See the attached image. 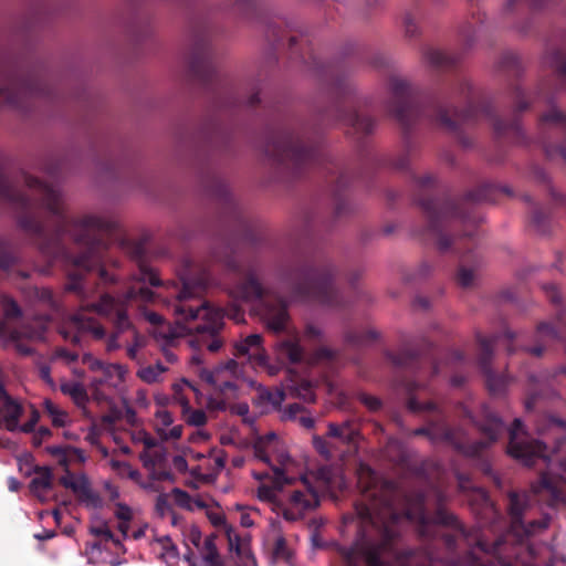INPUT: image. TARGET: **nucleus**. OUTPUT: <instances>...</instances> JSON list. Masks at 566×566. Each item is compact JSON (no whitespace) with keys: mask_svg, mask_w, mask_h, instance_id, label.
I'll use <instances>...</instances> for the list:
<instances>
[{"mask_svg":"<svg viewBox=\"0 0 566 566\" xmlns=\"http://www.w3.org/2000/svg\"><path fill=\"white\" fill-rule=\"evenodd\" d=\"M184 542L187 547L185 558L192 566H220L213 538H202L197 526L190 525L184 531Z\"/></svg>","mask_w":566,"mask_h":566,"instance_id":"39448f33","label":"nucleus"},{"mask_svg":"<svg viewBox=\"0 0 566 566\" xmlns=\"http://www.w3.org/2000/svg\"><path fill=\"white\" fill-rule=\"evenodd\" d=\"M291 482H285L284 480H281L277 482V475H274L273 485L268 484H261L256 490V497L261 502L269 503L273 506L274 510H276L279 513H281V506L283 499L280 495V492L284 484H291Z\"/></svg>","mask_w":566,"mask_h":566,"instance_id":"aec40b11","label":"nucleus"},{"mask_svg":"<svg viewBox=\"0 0 566 566\" xmlns=\"http://www.w3.org/2000/svg\"><path fill=\"white\" fill-rule=\"evenodd\" d=\"M167 289L174 290L175 301L167 304L172 313L179 316L178 325H181L182 322L188 323L187 326H179L172 336L196 332L200 338L191 340L190 346L201 347L206 345L212 353L219 350L222 346V340L217 337V334L223 325V313L221 310L208 302H203L198 307L188 305L186 302L197 296L198 289L184 277L181 289H178L176 283H168Z\"/></svg>","mask_w":566,"mask_h":566,"instance_id":"f257e3e1","label":"nucleus"},{"mask_svg":"<svg viewBox=\"0 0 566 566\" xmlns=\"http://www.w3.org/2000/svg\"><path fill=\"white\" fill-rule=\"evenodd\" d=\"M511 514L513 517V530L517 531L518 528H524L525 533L531 535L537 532V530H544L548 525V520L544 518L537 523L532 522L527 526H524L521 515L523 511V505L525 503V499L523 495L512 494L511 497Z\"/></svg>","mask_w":566,"mask_h":566,"instance_id":"2eb2a0df","label":"nucleus"},{"mask_svg":"<svg viewBox=\"0 0 566 566\" xmlns=\"http://www.w3.org/2000/svg\"><path fill=\"white\" fill-rule=\"evenodd\" d=\"M213 464L211 465V469L219 472L221 471L226 465V459L222 454H218L212 459Z\"/></svg>","mask_w":566,"mask_h":566,"instance_id":"13d9d810","label":"nucleus"},{"mask_svg":"<svg viewBox=\"0 0 566 566\" xmlns=\"http://www.w3.org/2000/svg\"><path fill=\"white\" fill-rule=\"evenodd\" d=\"M405 517L410 521H417V522H421V523L424 522L423 513L420 510L417 512H413L412 510L409 509L405 513Z\"/></svg>","mask_w":566,"mask_h":566,"instance_id":"4d7b16f0","label":"nucleus"},{"mask_svg":"<svg viewBox=\"0 0 566 566\" xmlns=\"http://www.w3.org/2000/svg\"><path fill=\"white\" fill-rule=\"evenodd\" d=\"M360 399L370 410H377L380 406V401L376 397L363 395Z\"/></svg>","mask_w":566,"mask_h":566,"instance_id":"864d4df0","label":"nucleus"},{"mask_svg":"<svg viewBox=\"0 0 566 566\" xmlns=\"http://www.w3.org/2000/svg\"><path fill=\"white\" fill-rule=\"evenodd\" d=\"M61 483L75 493H86L88 491L86 478L84 475L72 474L69 471L61 478Z\"/></svg>","mask_w":566,"mask_h":566,"instance_id":"7c9ffc66","label":"nucleus"},{"mask_svg":"<svg viewBox=\"0 0 566 566\" xmlns=\"http://www.w3.org/2000/svg\"><path fill=\"white\" fill-rule=\"evenodd\" d=\"M258 402L262 405L264 411L279 407L284 401L282 390L269 391L266 388L258 387Z\"/></svg>","mask_w":566,"mask_h":566,"instance_id":"a878e982","label":"nucleus"},{"mask_svg":"<svg viewBox=\"0 0 566 566\" xmlns=\"http://www.w3.org/2000/svg\"><path fill=\"white\" fill-rule=\"evenodd\" d=\"M523 436V426L521 421L516 419L510 431L509 453L526 465H532L535 458L541 457L546 459V455L543 453V447L538 443L524 441Z\"/></svg>","mask_w":566,"mask_h":566,"instance_id":"6e6552de","label":"nucleus"},{"mask_svg":"<svg viewBox=\"0 0 566 566\" xmlns=\"http://www.w3.org/2000/svg\"><path fill=\"white\" fill-rule=\"evenodd\" d=\"M172 463L175 468L179 471H186L188 469L187 457L185 455L184 452L181 455L175 457Z\"/></svg>","mask_w":566,"mask_h":566,"instance_id":"6e6d98bb","label":"nucleus"},{"mask_svg":"<svg viewBox=\"0 0 566 566\" xmlns=\"http://www.w3.org/2000/svg\"><path fill=\"white\" fill-rule=\"evenodd\" d=\"M382 549H384V546L369 547L366 551L361 552V554L364 555V558L369 564V566H379L382 564V562H381V551Z\"/></svg>","mask_w":566,"mask_h":566,"instance_id":"4c0bfd02","label":"nucleus"},{"mask_svg":"<svg viewBox=\"0 0 566 566\" xmlns=\"http://www.w3.org/2000/svg\"><path fill=\"white\" fill-rule=\"evenodd\" d=\"M106 348L107 350L112 352V350H115V349H118L119 348V344L117 342V335L114 334L112 336H109L107 338V344H106Z\"/></svg>","mask_w":566,"mask_h":566,"instance_id":"e2e57ef3","label":"nucleus"},{"mask_svg":"<svg viewBox=\"0 0 566 566\" xmlns=\"http://www.w3.org/2000/svg\"><path fill=\"white\" fill-rule=\"evenodd\" d=\"M211 506H214V502L209 497L205 495H197L193 496L192 505L190 511L196 510H209Z\"/></svg>","mask_w":566,"mask_h":566,"instance_id":"a19ab883","label":"nucleus"},{"mask_svg":"<svg viewBox=\"0 0 566 566\" xmlns=\"http://www.w3.org/2000/svg\"><path fill=\"white\" fill-rule=\"evenodd\" d=\"M491 441H495L503 430L502 421L494 415L488 417V423L482 427Z\"/></svg>","mask_w":566,"mask_h":566,"instance_id":"f704fd0d","label":"nucleus"},{"mask_svg":"<svg viewBox=\"0 0 566 566\" xmlns=\"http://www.w3.org/2000/svg\"><path fill=\"white\" fill-rule=\"evenodd\" d=\"M182 451H184L185 455L187 457V459H191V460H201L206 457L203 453L197 452V451L192 450L191 448H185Z\"/></svg>","mask_w":566,"mask_h":566,"instance_id":"680f3d73","label":"nucleus"},{"mask_svg":"<svg viewBox=\"0 0 566 566\" xmlns=\"http://www.w3.org/2000/svg\"><path fill=\"white\" fill-rule=\"evenodd\" d=\"M63 394L69 395L77 405H84L87 401V394L83 385L77 381H64L61 384Z\"/></svg>","mask_w":566,"mask_h":566,"instance_id":"c756f323","label":"nucleus"},{"mask_svg":"<svg viewBox=\"0 0 566 566\" xmlns=\"http://www.w3.org/2000/svg\"><path fill=\"white\" fill-rule=\"evenodd\" d=\"M184 387H189L190 389L196 391V388L190 382H188L187 380H182L180 384L174 385V389L176 391V400L182 406V412L186 417L187 423L195 427H201L207 422L206 412L200 409H191L188 399L184 398L182 396H178V392Z\"/></svg>","mask_w":566,"mask_h":566,"instance_id":"f3484780","label":"nucleus"},{"mask_svg":"<svg viewBox=\"0 0 566 566\" xmlns=\"http://www.w3.org/2000/svg\"><path fill=\"white\" fill-rule=\"evenodd\" d=\"M107 465L108 468L114 471L119 478H125L126 476V473L130 467L129 463L125 462V461H119V460H116V459H109L107 461Z\"/></svg>","mask_w":566,"mask_h":566,"instance_id":"ea45409f","label":"nucleus"},{"mask_svg":"<svg viewBox=\"0 0 566 566\" xmlns=\"http://www.w3.org/2000/svg\"><path fill=\"white\" fill-rule=\"evenodd\" d=\"M90 308L101 315H109L113 312L116 313L115 324L118 332H124L130 326L126 313L120 308L119 302L109 296H103L97 304L91 305Z\"/></svg>","mask_w":566,"mask_h":566,"instance_id":"dca6fc26","label":"nucleus"},{"mask_svg":"<svg viewBox=\"0 0 566 566\" xmlns=\"http://www.w3.org/2000/svg\"><path fill=\"white\" fill-rule=\"evenodd\" d=\"M43 406L54 426L65 427L71 422L69 413L52 400L45 399Z\"/></svg>","mask_w":566,"mask_h":566,"instance_id":"bb28decb","label":"nucleus"},{"mask_svg":"<svg viewBox=\"0 0 566 566\" xmlns=\"http://www.w3.org/2000/svg\"><path fill=\"white\" fill-rule=\"evenodd\" d=\"M297 396L302 397L305 401L314 400V394L312 392L307 382L302 384L301 390L297 391Z\"/></svg>","mask_w":566,"mask_h":566,"instance_id":"5fc2aeb1","label":"nucleus"},{"mask_svg":"<svg viewBox=\"0 0 566 566\" xmlns=\"http://www.w3.org/2000/svg\"><path fill=\"white\" fill-rule=\"evenodd\" d=\"M253 451L254 460L265 464L274 475H277V482H291L289 475L301 472L303 462L290 454L285 443L274 432L255 439Z\"/></svg>","mask_w":566,"mask_h":566,"instance_id":"7ed1b4c3","label":"nucleus"},{"mask_svg":"<svg viewBox=\"0 0 566 566\" xmlns=\"http://www.w3.org/2000/svg\"><path fill=\"white\" fill-rule=\"evenodd\" d=\"M134 284L127 291L125 295L126 301L139 298L142 301L148 302L154 297L153 292L146 286V283L155 286L159 284V280L156 273L148 269L145 265L139 266V274L134 279Z\"/></svg>","mask_w":566,"mask_h":566,"instance_id":"f8f14e48","label":"nucleus"},{"mask_svg":"<svg viewBox=\"0 0 566 566\" xmlns=\"http://www.w3.org/2000/svg\"><path fill=\"white\" fill-rule=\"evenodd\" d=\"M144 346V338L139 336L138 334H135V340L134 344L128 346L127 354L130 358H135L137 356V353L139 348Z\"/></svg>","mask_w":566,"mask_h":566,"instance_id":"3c124183","label":"nucleus"},{"mask_svg":"<svg viewBox=\"0 0 566 566\" xmlns=\"http://www.w3.org/2000/svg\"><path fill=\"white\" fill-rule=\"evenodd\" d=\"M165 371L166 368L163 365L156 364L154 366L140 368L137 375L143 381L147 384H155L161 379V376Z\"/></svg>","mask_w":566,"mask_h":566,"instance_id":"72a5a7b5","label":"nucleus"},{"mask_svg":"<svg viewBox=\"0 0 566 566\" xmlns=\"http://www.w3.org/2000/svg\"><path fill=\"white\" fill-rule=\"evenodd\" d=\"M172 496L177 505L189 511L191 510L193 496H190L187 492L180 489H174Z\"/></svg>","mask_w":566,"mask_h":566,"instance_id":"58836bf2","label":"nucleus"},{"mask_svg":"<svg viewBox=\"0 0 566 566\" xmlns=\"http://www.w3.org/2000/svg\"><path fill=\"white\" fill-rule=\"evenodd\" d=\"M90 532L96 536L99 537L103 541H112L116 546H120V541L116 539L109 530L107 523L102 518H95L91 526Z\"/></svg>","mask_w":566,"mask_h":566,"instance_id":"2f4dec72","label":"nucleus"},{"mask_svg":"<svg viewBox=\"0 0 566 566\" xmlns=\"http://www.w3.org/2000/svg\"><path fill=\"white\" fill-rule=\"evenodd\" d=\"M231 412L242 417L244 422L253 423V419L249 417V406L245 402L231 406Z\"/></svg>","mask_w":566,"mask_h":566,"instance_id":"a18cd8bd","label":"nucleus"},{"mask_svg":"<svg viewBox=\"0 0 566 566\" xmlns=\"http://www.w3.org/2000/svg\"><path fill=\"white\" fill-rule=\"evenodd\" d=\"M289 315L285 308H270L264 314V322L268 328L274 333L285 329Z\"/></svg>","mask_w":566,"mask_h":566,"instance_id":"b1692460","label":"nucleus"},{"mask_svg":"<svg viewBox=\"0 0 566 566\" xmlns=\"http://www.w3.org/2000/svg\"><path fill=\"white\" fill-rule=\"evenodd\" d=\"M156 512L161 516V517H165L167 516L168 514L171 513V506L168 502V499L165 494H160L158 495L157 500H156Z\"/></svg>","mask_w":566,"mask_h":566,"instance_id":"37998d69","label":"nucleus"},{"mask_svg":"<svg viewBox=\"0 0 566 566\" xmlns=\"http://www.w3.org/2000/svg\"><path fill=\"white\" fill-rule=\"evenodd\" d=\"M52 488V473L48 468H38L34 470V476L30 482L31 492L41 501L50 499Z\"/></svg>","mask_w":566,"mask_h":566,"instance_id":"6ab92c4d","label":"nucleus"},{"mask_svg":"<svg viewBox=\"0 0 566 566\" xmlns=\"http://www.w3.org/2000/svg\"><path fill=\"white\" fill-rule=\"evenodd\" d=\"M240 524L244 527H252L254 525V521L252 520L249 512L242 511L240 515Z\"/></svg>","mask_w":566,"mask_h":566,"instance_id":"052dcab7","label":"nucleus"},{"mask_svg":"<svg viewBox=\"0 0 566 566\" xmlns=\"http://www.w3.org/2000/svg\"><path fill=\"white\" fill-rule=\"evenodd\" d=\"M114 515L119 521L118 523V530L123 534L124 537H127L128 530H129V522L133 518V510L122 503L116 502L114 504Z\"/></svg>","mask_w":566,"mask_h":566,"instance_id":"cd10ccee","label":"nucleus"},{"mask_svg":"<svg viewBox=\"0 0 566 566\" xmlns=\"http://www.w3.org/2000/svg\"><path fill=\"white\" fill-rule=\"evenodd\" d=\"M547 433L552 439L566 438V423L551 418Z\"/></svg>","mask_w":566,"mask_h":566,"instance_id":"e433bc0d","label":"nucleus"},{"mask_svg":"<svg viewBox=\"0 0 566 566\" xmlns=\"http://www.w3.org/2000/svg\"><path fill=\"white\" fill-rule=\"evenodd\" d=\"M66 324L70 328L77 332L92 334L96 339H102L105 336L104 328L93 318L87 317L84 310L72 315Z\"/></svg>","mask_w":566,"mask_h":566,"instance_id":"a211bd4d","label":"nucleus"},{"mask_svg":"<svg viewBox=\"0 0 566 566\" xmlns=\"http://www.w3.org/2000/svg\"><path fill=\"white\" fill-rule=\"evenodd\" d=\"M154 428L164 440L179 439L182 434V427L174 423L172 415L164 407L155 412Z\"/></svg>","mask_w":566,"mask_h":566,"instance_id":"4468645a","label":"nucleus"},{"mask_svg":"<svg viewBox=\"0 0 566 566\" xmlns=\"http://www.w3.org/2000/svg\"><path fill=\"white\" fill-rule=\"evenodd\" d=\"M361 515V517L364 518H369L373 524L375 525H378V524H382L384 527H385V533L387 536H391L392 533L389 531V525H388V522H387V516L390 515V518L392 521H396L399 518L398 515L396 514H392L391 513V510L390 509H386L384 512H381L380 514L374 516L373 513L370 512L369 509L365 507L360 511L359 513Z\"/></svg>","mask_w":566,"mask_h":566,"instance_id":"473e14b6","label":"nucleus"},{"mask_svg":"<svg viewBox=\"0 0 566 566\" xmlns=\"http://www.w3.org/2000/svg\"><path fill=\"white\" fill-rule=\"evenodd\" d=\"M237 354L245 357L254 368H266L270 375H275L276 369L268 365V355L262 346V337L252 334L235 344Z\"/></svg>","mask_w":566,"mask_h":566,"instance_id":"1a4fd4ad","label":"nucleus"},{"mask_svg":"<svg viewBox=\"0 0 566 566\" xmlns=\"http://www.w3.org/2000/svg\"><path fill=\"white\" fill-rule=\"evenodd\" d=\"M566 489V482L563 479H556L544 474L541 479V485L537 491H545L555 501H563V492Z\"/></svg>","mask_w":566,"mask_h":566,"instance_id":"5701e85b","label":"nucleus"},{"mask_svg":"<svg viewBox=\"0 0 566 566\" xmlns=\"http://www.w3.org/2000/svg\"><path fill=\"white\" fill-rule=\"evenodd\" d=\"M538 333L542 337H555L556 333L549 324H543L538 328Z\"/></svg>","mask_w":566,"mask_h":566,"instance_id":"bf43d9fd","label":"nucleus"},{"mask_svg":"<svg viewBox=\"0 0 566 566\" xmlns=\"http://www.w3.org/2000/svg\"><path fill=\"white\" fill-rule=\"evenodd\" d=\"M0 306H1L3 314L7 317L18 316L20 314V310H19L18 305L10 298L4 297L1 301Z\"/></svg>","mask_w":566,"mask_h":566,"instance_id":"c03bdc74","label":"nucleus"},{"mask_svg":"<svg viewBox=\"0 0 566 566\" xmlns=\"http://www.w3.org/2000/svg\"><path fill=\"white\" fill-rule=\"evenodd\" d=\"M206 513L214 526H223L227 533L230 551L237 554L240 562L243 563L244 566H254L255 560L250 549L249 538L245 536L240 537L233 528L226 523L224 515L218 509H213V506H211L206 511Z\"/></svg>","mask_w":566,"mask_h":566,"instance_id":"0eeeda50","label":"nucleus"},{"mask_svg":"<svg viewBox=\"0 0 566 566\" xmlns=\"http://www.w3.org/2000/svg\"><path fill=\"white\" fill-rule=\"evenodd\" d=\"M275 350L280 358H286L291 363H296L302 358V349L292 340H284L276 345Z\"/></svg>","mask_w":566,"mask_h":566,"instance_id":"c85d7f7f","label":"nucleus"},{"mask_svg":"<svg viewBox=\"0 0 566 566\" xmlns=\"http://www.w3.org/2000/svg\"><path fill=\"white\" fill-rule=\"evenodd\" d=\"M41 186V189H42V192L44 195V200H45V203L48 206V208L50 210H54V206L51 203V201H56L57 200V197H59V193L56 190H54L53 188L46 186V185H40Z\"/></svg>","mask_w":566,"mask_h":566,"instance_id":"49530a36","label":"nucleus"},{"mask_svg":"<svg viewBox=\"0 0 566 566\" xmlns=\"http://www.w3.org/2000/svg\"><path fill=\"white\" fill-rule=\"evenodd\" d=\"M125 478L130 479L132 481H134L135 483H137L139 486H142L145 490L150 489V485L145 484L143 482L140 472L138 470L134 469L132 465L129 467Z\"/></svg>","mask_w":566,"mask_h":566,"instance_id":"8fccbe9b","label":"nucleus"},{"mask_svg":"<svg viewBox=\"0 0 566 566\" xmlns=\"http://www.w3.org/2000/svg\"><path fill=\"white\" fill-rule=\"evenodd\" d=\"M12 101V93L9 91V88H0V103L2 102H11Z\"/></svg>","mask_w":566,"mask_h":566,"instance_id":"0e129e2a","label":"nucleus"},{"mask_svg":"<svg viewBox=\"0 0 566 566\" xmlns=\"http://www.w3.org/2000/svg\"><path fill=\"white\" fill-rule=\"evenodd\" d=\"M301 467L300 479L290 474L293 489L286 492V497L282 501L281 513L290 521L301 518L307 511L313 510L318 504V493H329L334 495L336 490L345 486L344 478L335 470L328 467L321 468L316 474H304Z\"/></svg>","mask_w":566,"mask_h":566,"instance_id":"f03ea898","label":"nucleus"},{"mask_svg":"<svg viewBox=\"0 0 566 566\" xmlns=\"http://www.w3.org/2000/svg\"><path fill=\"white\" fill-rule=\"evenodd\" d=\"M76 224L87 231H108L116 222L101 213H88L78 219Z\"/></svg>","mask_w":566,"mask_h":566,"instance_id":"412c9836","label":"nucleus"},{"mask_svg":"<svg viewBox=\"0 0 566 566\" xmlns=\"http://www.w3.org/2000/svg\"><path fill=\"white\" fill-rule=\"evenodd\" d=\"M210 439V434L205 430H197L195 433H192L189 438V441L192 443H200L205 442Z\"/></svg>","mask_w":566,"mask_h":566,"instance_id":"603ef678","label":"nucleus"},{"mask_svg":"<svg viewBox=\"0 0 566 566\" xmlns=\"http://www.w3.org/2000/svg\"><path fill=\"white\" fill-rule=\"evenodd\" d=\"M23 411L21 403L9 396L0 386V429L17 432Z\"/></svg>","mask_w":566,"mask_h":566,"instance_id":"9b49d317","label":"nucleus"},{"mask_svg":"<svg viewBox=\"0 0 566 566\" xmlns=\"http://www.w3.org/2000/svg\"><path fill=\"white\" fill-rule=\"evenodd\" d=\"M91 369L97 374L91 381L94 400L98 402L109 401L114 396L122 395L125 391L127 369L124 365L93 360Z\"/></svg>","mask_w":566,"mask_h":566,"instance_id":"20e7f679","label":"nucleus"},{"mask_svg":"<svg viewBox=\"0 0 566 566\" xmlns=\"http://www.w3.org/2000/svg\"><path fill=\"white\" fill-rule=\"evenodd\" d=\"M268 293L260 277L254 273H249L244 281L234 284L229 289V295L240 302H254L262 298Z\"/></svg>","mask_w":566,"mask_h":566,"instance_id":"9d476101","label":"nucleus"},{"mask_svg":"<svg viewBox=\"0 0 566 566\" xmlns=\"http://www.w3.org/2000/svg\"><path fill=\"white\" fill-rule=\"evenodd\" d=\"M458 279L462 286H470L474 281V272L463 268L460 270Z\"/></svg>","mask_w":566,"mask_h":566,"instance_id":"de8ad7c7","label":"nucleus"},{"mask_svg":"<svg viewBox=\"0 0 566 566\" xmlns=\"http://www.w3.org/2000/svg\"><path fill=\"white\" fill-rule=\"evenodd\" d=\"M48 451L56 457L59 463L64 467L74 462L83 463L86 460L84 452L76 448L50 447Z\"/></svg>","mask_w":566,"mask_h":566,"instance_id":"4be33fe9","label":"nucleus"},{"mask_svg":"<svg viewBox=\"0 0 566 566\" xmlns=\"http://www.w3.org/2000/svg\"><path fill=\"white\" fill-rule=\"evenodd\" d=\"M39 419H40L39 412L33 409L31 412L30 419L27 422H24V423L19 422V429L17 432H23V433L32 432L34 430L35 424L38 423Z\"/></svg>","mask_w":566,"mask_h":566,"instance_id":"79ce46f5","label":"nucleus"},{"mask_svg":"<svg viewBox=\"0 0 566 566\" xmlns=\"http://www.w3.org/2000/svg\"><path fill=\"white\" fill-rule=\"evenodd\" d=\"M151 552L168 566L179 560V552L168 535L153 534L149 542Z\"/></svg>","mask_w":566,"mask_h":566,"instance_id":"ddd939ff","label":"nucleus"},{"mask_svg":"<svg viewBox=\"0 0 566 566\" xmlns=\"http://www.w3.org/2000/svg\"><path fill=\"white\" fill-rule=\"evenodd\" d=\"M353 432L354 431L350 428L348 422H343L342 424H336V423L328 424V434L334 438L349 440L353 436Z\"/></svg>","mask_w":566,"mask_h":566,"instance_id":"c9c22d12","label":"nucleus"},{"mask_svg":"<svg viewBox=\"0 0 566 566\" xmlns=\"http://www.w3.org/2000/svg\"><path fill=\"white\" fill-rule=\"evenodd\" d=\"M8 488L11 492H17L20 489V482L15 478L8 480Z\"/></svg>","mask_w":566,"mask_h":566,"instance_id":"774afa93","label":"nucleus"},{"mask_svg":"<svg viewBox=\"0 0 566 566\" xmlns=\"http://www.w3.org/2000/svg\"><path fill=\"white\" fill-rule=\"evenodd\" d=\"M142 441H143L144 446L146 447V449H151L156 446V440L148 434H144L142 438Z\"/></svg>","mask_w":566,"mask_h":566,"instance_id":"338daca9","label":"nucleus"},{"mask_svg":"<svg viewBox=\"0 0 566 566\" xmlns=\"http://www.w3.org/2000/svg\"><path fill=\"white\" fill-rule=\"evenodd\" d=\"M274 555L276 558L287 559L289 555L286 553L285 539L281 536H277L274 544Z\"/></svg>","mask_w":566,"mask_h":566,"instance_id":"09e8293b","label":"nucleus"},{"mask_svg":"<svg viewBox=\"0 0 566 566\" xmlns=\"http://www.w3.org/2000/svg\"><path fill=\"white\" fill-rule=\"evenodd\" d=\"M144 316H145V318L151 325L158 326V327L161 328V331H155L154 332V336L156 338H163V339H165L167 342H171L176 337V336H172V335L178 329L179 326H187L188 325V323H185V322H182L181 325H178V323H176V327L174 329H169V333L166 334L165 333V327L163 326L164 319H163V317L159 314H157L155 312L145 311L144 312ZM178 319H179V316L176 315V322H178Z\"/></svg>","mask_w":566,"mask_h":566,"instance_id":"393cba45","label":"nucleus"},{"mask_svg":"<svg viewBox=\"0 0 566 566\" xmlns=\"http://www.w3.org/2000/svg\"><path fill=\"white\" fill-rule=\"evenodd\" d=\"M199 376L202 380L212 385L214 388L226 394L233 391L242 384L247 382L250 387H254L255 382L243 376L242 370L237 361L230 360L223 366L214 370L201 369Z\"/></svg>","mask_w":566,"mask_h":566,"instance_id":"423d86ee","label":"nucleus"},{"mask_svg":"<svg viewBox=\"0 0 566 566\" xmlns=\"http://www.w3.org/2000/svg\"><path fill=\"white\" fill-rule=\"evenodd\" d=\"M228 315H229V317L234 319L237 323L243 322V313L238 308H233V311L229 312Z\"/></svg>","mask_w":566,"mask_h":566,"instance_id":"69168bd1","label":"nucleus"}]
</instances>
